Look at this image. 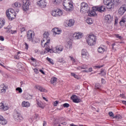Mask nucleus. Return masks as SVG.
Returning <instances> with one entry per match:
<instances>
[{
    "label": "nucleus",
    "mask_w": 126,
    "mask_h": 126,
    "mask_svg": "<svg viewBox=\"0 0 126 126\" xmlns=\"http://www.w3.org/2000/svg\"><path fill=\"white\" fill-rule=\"evenodd\" d=\"M63 51V46L62 45H58L52 49L50 48V46H49L45 48L44 54H47V53H55V54H61Z\"/></svg>",
    "instance_id": "nucleus-1"
},
{
    "label": "nucleus",
    "mask_w": 126,
    "mask_h": 126,
    "mask_svg": "<svg viewBox=\"0 0 126 126\" xmlns=\"http://www.w3.org/2000/svg\"><path fill=\"white\" fill-rule=\"evenodd\" d=\"M43 38L41 40V45L42 47L43 48H48L49 46H50V34L49 33V32H45L43 34Z\"/></svg>",
    "instance_id": "nucleus-2"
},
{
    "label": "nucleus",
    "mask_w": 126,
    "mask_h": 126,
    "mask_svg": "<svg viewBox=\"0 0 126 126\" xmlns=\"http://www.w3.org/2000/svg\"><path fill=\"white\" fill-rule=\"evenodd\" d=\"M63 5V8L66 11H72V9H73V2H72V0H64Z\"/></svg>",
    "instance_id": "nucleus-3"
},
{
    "label": "nucleus",
    "mask_w": 126,
    "mask_h": 126,
    "mask_svg": "<svg viewBox=\"0 0 126 126\" xmlns=\"http://www.w3.org/2000/svg\"><path fill=\"white\" fill-rule=\"evenodd\" d=\"M86 41L89 46H94L96 44L97 37L94 34H90L87 36Z\"/></svg>",
    "instance_id": "nucleus-4"
},
{
    "label": "nucleus",
    "mask_w": 126,
    "mask_h": 126,
    "mask_svg": "<svg viewBox=\"0 0 126 126\" xmlns=\"http://www.w3.org/2000/svg\"><path fill=\"white\" fill-rule=\"evenodd\" d=\"M6 15L9 20H12L16 17V13L13 9H9L6 11Z\"/></svg>",
    "instance_id": "nucleus-5"
},
{
    "label": "nucleus",
    "mask_w": 126,
    "mask_h": 126,
    "mask_svg": "<svg viewBox=\"0 0 126 126\" xmlns=\"http://www.w3.org/2000/svg\"><path fill=\"white\" fill-rule=\"evenodd\" d=\"M80 6V12L82 13H86L87 12H88L89 10H90V7L88 6V4L87 3L84 2H82L81 3Z\"/></svg>",
    "instance_id": "nucleus-6"
},
{
    "label": "nucleus",
    "mask_w": 126,
    "mask_h": 126,
    "mask_svg": "<svg viewBox=\"0 0 126 126\" xmlns=\"http://www.w3.org/2000/svg\"><path fill=\"white\" fill-rule=\"evenodd\" d=\"M113 0H103V3L106 5V8L108 9H114L115 3L113 2Z\"/></svg>",
    "instance_id": "nucleus-7"
},
{
    "label": "nucleus",
    "mask_w": 126,
    "mask_h": 126,
    "mask_svg": "<svg viewBox=\"0 0 126 126\" xmlns=\"http://www.w3.org/2000/svg\"><path fill=\"white\" fill-rule=\"evenodd\" d=\"M63 12L60 9H54L51 12V15L54 17H60V16H63Z\"/></svg>",
    "instance_id": "nucleus-8"
},
{
    "label": "nucleus",
    "mask_w": 126,
    "mask_h": 126,
    "mask_svg": "<svg viewBox=\"0 0 126 126\" xmlns=\"http://www.w3.org/2000/svg\"><path fill=\"white\" fill-rule=\"evenodd\" d=\"M13 117L15 121H16L17 122H20V121H23V120H24V118L23 117L22 115H21V114H20V113H19L17 111L14 113V114L13 115Z\"/></svg>",
    "instance_id": "nucleus-9"
},
{
    "label": "nucleus",
    "mask_w": 126,
    "mask_h": 126,
    "mask_svg": "<svg viewBox=\"0 0 126 126\" xmlns=\"http://www.w3.org/2000/svg\"><path fill=\"white\" fill-rule=\"evenodd\" d=\"M23 1V5L22 8L24 11H27L29 9V6L31 4L30 3V1L29 0H22Z\"/></svg>",
    "instance_id": "nucleus-10"
},
{
    "label": "nucleus",
    "mask_w": 126,
    "mask_h": 126,
    "mask_svg": "<svg viewBox=\"0 0 126 126\" xmlns=\"http://www.w3.org/2000/svg\"><path fill=\"white\" fill-rule=\"evenodd\" d=\"M27 36L28 40H29V42H33V40H34V32L31 30L27 32Z\"/></svg>",
    "instance_id": "nucleus-11"
},
{
    "label": "nucleus",
    "mask_w": 126,
    "mask_h": 126,
    "mask_svg": "<svg viewBox=\"0 0 126 126\" xmlns=\"http://www.w3.org/2000/svg\"><path fill=\"white\" fill-rule=\"evenodd\" d=\"M93 9L96 11H98V12H104L106 11V7L105 6H96L93 7Z\"/></svg>",
    "instance_id": "nucleus-12"
},
{
    "label": "nucleus",
    "mask_w": 126,
    "mask_h": 126,
    "mask_svg": "<svg viewBox=\"0 0 126 126\" xmlns=\"http://www.w3.org/2000/svg\"><path fill=\"white\" fill-rule=\"evenodd\" d=\"M37 5L41 8L47 7V2L46 0H40L37 2Z\"/></svg>",
    "instance_id": "nucleus-13"
},
{
    "label": "nucleus",
    "mask_w": 126,
    "mask_h": 126,
    "mask_svg": "<svg viewBox=\"0 0 126 126\" xmlns=\"http://www.w3.org/2000/svg\"><path fill=\"white\" fill-rule=\"evenodd\" d=\"M83 37V33L82 32H76L73 34V38L75 40H79Z\"/></svg>",
    "instance_id": "nucleus-14"
},
{
    "label": "nucleus",
    "mask_w": 126,
    "mask_h": 126,
    "mask_svg": "<svg viewBox=\"0 0 126 126\" xmlns=\"http://www.w3.org/2000/svg\"><path fill=\"white\" fill-rule=\"evenodd\" d=\"M81 56L83 59H88L89 58V53L86 49H83L81 51Z\"/></svg>",
    "instance_id": "nucleus-15"
},
{
    "label": "nucleus",
    "mask_w": 126,
    "mask_h": 126,
    "mask_svg": "<svg viewBox=\"0 0 126 126\" xmlns=\"http://www.w3.org/2000/svg\"><path fill=\"white\" fill-rule=\"evenodd\" d=\"M71 100H72L73 103H80L81 102V99L78 97L76 95H73L71 96Z\"/></svg>",
    "instance_id": "nucleus-16"
},
{
    "label": "nucleus",
    "mask_w": 126,
    "mask_h": 126,
    "mask_svg": "<svg viewBox=\"0 0 126 126\" xmlns=\"http://www.w3.org/2000/svg\"><path fill=\"white\" fill-rule=\"evenodd\" d=\"M7 89H8V87L4 85V84H2L0 85V91H1V93L4 94L6 92Z\"/></svg>",
    "instance_id": "nucleus-17"
},
{
    "label": "nucleus",
    "mask_w": 126,
    "mask_h": 126,
    "mask_svg": "<svg viewBox=\"0 0 126 126\" xmlns=\"http://www.w3.org/2000/svg\"><path fill=\"white\" fill-rule=\"evenodd\" d=\"M126 11V5H123L122 7L119 8L118 10V13L120 15H123Z\"/></svg>",
    "instance_id": "nucleus-18"
},
{
    "label": "nucleus",
    "mask_w": 126,
    "mask_h": 126,
    "mask_svg": "<svg viewBox=\"0 0 126 126\" xmlns=\"http://www.w3.org/2000/svg\"><path fill=\"white\" fill-rule=\"evenodd\" d=\"M9 109V107L8 106L5 105L4 102H2L0 103V109L2 111H7Z\"/></svg>",
    "instance_id": "nucleus-19"
},
{
    "label": "nucleus",
    "mask_w": 126,
    "mask_h": 126,
    "mask_svg": "<svg viewBox=\"0 0 126 126\" xmlns=\"http://www.w3.org/2000/svg\"><path fill=\"white\" fill-rule=\"evenodd\" d=\"M52 32L53 33V35L56 36V35H60L62 33V30L58 28H55L52 30Z\"/></svg>",
    "instance_id": "nucleus-20"
},
{
    "label": "nucleus",
    "mask_w": 126,
    "mask_h": 126,
    "mask_svg": "<svg viewBox=\"0 0 126 126\" xmlns=\"http://www.w3.org/2000/svg\"><path fill=\"white\" fill-rule=\"evenodd\" d=\"M35 88L36 90H39V91H40V92L47 93L48 92L47 90H46L45 88H44L43 87L41 86H35Z\"/></svg>",
    "instance_id": "nucleus-21"
},
{
    "label": "nucleus",
    "mask_w": 126,
    "mask_h": 126,
    "mask_svg": "<svg viewBox=\"0 0 126 126\" xmlns=\"http://www.w3.org/2000/svg\"><path fill=\"white\" fill-rule=\"evenodd\" d=\"M7 124V121L3 118L1 115H0V124L2 126H5Z\"/></svg>",
    "instance_id": "nucleus-22"
},
{
    "label": "nucleus",
    "mask_w": 126,
    "mask_h": 126,
    "mask_svg": "<svg viewBox=\"0 0 126 126\" xmlns=\"http://www.w3.org/2000/svg\"><path fill=\"white\" fill-rule=\"evenodd\" d=\"M31 104L30 102L26 101H23L22 102V106L23 108H29L30 107Z\"/></svg>",
    "instance_id": "nucleus-23"
},
{
    "label": "nucleus",
    "mask_w": 126,
    "mask_h": 126,
    "mask_svg": "<svg viewBox=\"0 0 126 126\" xmlns=\"http://www.w3.org/2000/svg\"><path fill=\"white\" fill-rule=\"evenodd\" d=\"M38 117H39L38 114H34L30 118L29 121L30 123H32V122H34V121H36L37 120Z\"/></svg>",
    "instance_id": "nucleus-24"
},
{
    "label": "nucleus",
    "mask_w": 126,
    "mask_h": 126,
    "mask_svg": "<svg viewBox=\"0 0 126 126\" xmlns=\"http://www.w3.org/2000/svg\"><path fill=\"white\" fill-rule=\"evenodd\" d=\"M105 46L104 45H101L100 47H99L97 49V52L98 53H100L101 54H103L104 52H105Z\"/></svg>",
    "instance_id": "nucleus-25"
},
{
    "label": "nucleus",
    "mask_w": 126,
    "mask_h": 126,
    "mask_svg": "<svg viewBox=\"0 0 126 126\" xmlns=\"http://www.w3.org/2000/svg\"><path fill=\"white\" fill-rule=\"evenodd\" d=\"M105 18V20H107V21L109 23L112 22V21H113V16H111L110 14L106 15Z\"/></svg>",
    "instance_id": "nucleus-26"
},
{
    "label": "nucleus",
    "mask_w": 126,
    "mask_h": 126,
    "mask_svg": "<svg viewBox=\"0 0 126 126\" xmlns=\"http://www.w3.org/2000/svg\"><path fill=\"white\" fill-rule=\"evenodd\" d=\"M96 11H95L93 9V8H92V10L91 11H90V10H89L88 12H86L88 14V15L89 16H94L95 15V14H96Z\"/></svg>",
    "instance_id": "nucleus-27"
},
{
    "label": "nucleus",
    "mask_w": 126,
    "mask_h": 126,
    "mask_svg": "<svg viewBox=\"0 0 126 126\" xmlns=\"http://www.w3.org/2000/svg\"><path fill=\"white\" fill-rule=\"evenodd\" d=\"M65 47L67 49H69V50L72 49V42H71V41L69 40V41H67V43L65 45Z\"/></svg>",
    "instance_id": "nucleus-28"
},
{
    "label": "nucleus",
    "mask_w": 126,
    "mask_h": 126,
    "mask_svg": "<svg viewBox=\"0 0 126 126\" xmlns=\"http://www.w3.org/2000/svg\"><path fill=\"white\" fill-rule=\"evenodd\" d=\"M74 20L73 19H70L68 21V23L67 24V26L68 27H72V26H73L74 25Z\"/></svg>",
    "instance_id": "nucleus-29"
},
{
    "label": "nucleus",
    "mask_w": 126,
    "mask_h": 126,
    "mask_svg": "<svg viewBox=\"0 0 126 126\" xmlns=\"http://www.w3.org/2000/svg\"><path fill=\"white\" fill-rule=\"evenodd\" d=\"M5 23V21L3 19L0 18V29H1Z\"/></svg>",
    "instance_id": "nucleus-30"
},
{
    "label": "nucleus",
    "mask_w": 126,
    "mask_h": 126,
    "mask_svg": "<svg viewBox=\"0 0 126 126\" xmlns=\"http://www.w3.org/2000/svg\"><path fill=\"white\" fill-rule=\"evenodd\" d=\"M95 89H97V90L101 91V90H102V86L101 85H100V84L96 83L95 85Z\"/></svg>",
    "instance_id": "nucleus-31"
},
{
    "label": "nucleus",
    "mask_w": 126,
    "mask_h": 126,
    "mask_svg": "<svg viewBox=\"0 0 126 126\" xmlns=\"http://www.w3.org/2000/svg\"><path fill=\"white\" fill-rule=\"evenodd\" d=\"M69 58L70 61H72L73 64H76V60H75V59H74V58H73V57H72L71 56H69Z\"/></svg>",
    "instance_id": "nucleus-32"
},
{
    "label": "nucleus",
    "mask_w": 126,
    "mask_h": 126,
    "mask_svg": "<svg viewBox=\"0 0 126 126\" xmlns=\"http://www.w3.org/2000/svg\"><path fill=\"white\" fill-rule=\"evenodd\" d=\"M88 68V66L87 65H83L82 66H79L77 67V69L80 70V69H85Z\"/></svg>",
    "instance_id": "nucleus-33"
},
{
    "label": "nucleus",
    "mask_w": 126,
    "mask_h": 126,
    "mask_svg": "<svg viewBox=\"0 0 126 126\" xmlns=\"http://www.w3.org/2000/svg\"><path fill=\"white\" fill-rule=\"evenodd\" d=\"M58 79L56 77H53L51 79L50 82L52 84H54V83H56L57 82V80Z\"/></svg>",
    "instance_id": "nucleus-34"
},
{
    "label": "nucleus",
    "mask_w": 126,
    "mask_h": 126,
    "mask_svg": "<svg viewBox=\"0 0 126 126\" xmlns=\"http://www.w3.org/2000/svg\"><path fill=\"white\" fill-rule=\"evenodd\" d=\"M4 29H6V32L7 33H10L11 32V26H8L7 28H4Z\"/></svg>",
    "instance_id": "nucleus-35"
},
{
    "label": "nucleus",
    "mask_w": 126,
    "mask_h": 126,
    "mask_svg": "<svg viewBox=\"0 0 126 126\" xmlns=\"http://www.w3.org/2000/svg\"><path fill=\"white\" fill-rule=\"evenodd\" d=\"M126 21L125 18H122L120 22V25L121 26H125V24L126 23Z\"/></svg>",
    "instance_id": "nucleus-36"
},
{
    "label": "nucleus",
    "mask_w": 126,
    "mask_h": 126,
    "mask_svg": "<svg viewBox=\"0 0 126 126\" xmlns=\"http://www.w3.org/2000/svg\"><path fill=\"white\" fill-rule=\"evenodd\" d=\"M14 5L15 6V7H18V8H19V7H21V3L19 2H15L14 3Z\"/></svg>",
    "instance_id": "nucleus-37"
},
{
    "label": "nucleus",
    "mask_w": 126,
    "mask_h": 126,
    "mask_svg": "<svg viewBox=\"0 0 126 126\" xmlns=\"http://www.w3.org/2000/svg\"><path fill=\"white\" fill-rule=\"evenodd\" d=\"M47 61L50 63L51 64H54L55 63H54V60L53 59L49 58V57L46 58Z\"/></svg>",
    "instance_id": "nucleus-38"
},
{
    "label": "nucleus",
    "mask_w": 126,
    "mask_h": 126,
    "mask_svg": "<svg viewBox=\"0 0 126 126\" xmlns=\"http://www.w3.org/2000/svg\"><path fill=\"white\" fill-rule=\"evenodd\" d=\"M86 22L88 24L91 25L93 24V20L91 18H88L86 20Z\"/></svg>",
    "instance_id": "nucleus-39"
},
{
    "label": "nucleus",
    "mask_w": 126,
    "mask_h": 126,
    "mask_svg": "<svg viewBox=\"0 0 126 126\" xmlns=\"http://www.w3.org/2000/svg\"><path fill=\"white\" fill-rule=\"evenodd\" d=\"M53 2L54 4H59L62 2V0H53Z\"/></svg>",
    "instance_id": "nucleus-40"
},
{
    "label": "nucleus",
    "mask_w": 126,
    "mask_h": 126,
    "mask_svg": "<svg viewBox=\"0 0 126 126\" xmlns=\"http://www.w3.org/2000/svg\"><path fill=\"white\" fill-rule=\"evenodd\" d=\"M37 104L40 108H41L42 109H44V105L43 104V103L37 101Z\"/></svg>",
    "instance_id": "nucleus-41"
},
{
    "label": "nucleus",
    "mask_w": 126,
    "mask_h": 126,
    "mask_svg": "<svg viewBox=\"0 0 126 126\" xmlns=\"http://www.w3.org/2000/svg\"><path fill=\"white\" fill-rule=\"evenodd\" d=\"M71 76H73V77H74V78H76V79H78V78H79L78 75L75 74V73H74L71 72Z\"/></svg>",
    "instance_id": "nucleus-42"
},
{
    "label": "nucleus",
    "mask_w": 126,
    "mask_h": 126,
    "mask_svg": "<svg viewBox=\"0 0 126 126\" xmlns=\"http://www.w3.org/2000/svg\"><path fill=\"white\" fill-rule=\"evenodd\" d=\"M114 36L117 38V39H119V40H122L123 39V37L119 34H115Z\"/></svg>",
    "instance_id": "nucleus-43"
},
{
    "label": "nucleus",
    "mask_w": 126,
    "mask_h": 126,
    "mask_svg": "<svg viewBox=\"0 0 126 126\" xmlns=\"http://www.w3.org/2000/svg\"><path fill=\"white\" fill-rule=\"evenodd\" d=\"M26 99H27V100H31V99H32V95L28 94L26 97Z\"/></svg>",
    "instance_id": "nucleus-44"
},
{
    "label": "nucleus",
    "mask_w": 126,
    "mask_h": 126,
    "mask_svg": "<svg viewBox=\"0 0 126 126\" xmlns=\"http://www.w3.org/2000/svg\"><path fill=\"white\" fill-rule=\"evenodd\" d=\"M114 119H116V120H121L122 119V116L120 115H117L115 116H114Z\"/></svg>",
    "instance_id": "nucleus-45"
},
{
    "label": "nucleus",
    "mask_w": 126,
    "mask_h": 126,
    "mask_svg": "<svg viewBox=\"0 0 126 126\" xmlns=\"http://www.w3.org/2000/svg\"><path fill=\"white\" fill-rule=\"evenodd\" d=\"M21 52L19 51L17 53V55L14 56V59L16 60H19V56H18L19 54H20Z\"/></svg>",
    "instance_id": "nucleus-46"
},
{
    "label": "nucleus",
    "mask_w": 126,
    "mask_h": 126,
    "mask_svg": "<svg viewBox=\"0 0 126 126\" xmlns=\"http://www.w3.org/2000/svg\"><path fill=\"white\" fill-rule=\"evenodd\" d=\"M103 65H96L94 66V69H97V68H101V67H103Z\"/></svg>",
    "instance_id": "nucleus-47"
},
{
    "label": "nucleus",
    "mask_w": 126,
    "mask_h": 126,
    "mask_svg": "<svg viewBox=\"0 0 126 126\" xmlns=\"http://www.w3.org/2000/svg\"><path fill=\"white\" fill-rule=\"evenodd\" d=\"M16 91H18L19 93H22V89H21V88H17Z\"/></svg>",
    "instance_id": "nucleus-48"
},
{
    "label": "nucleus",
    "mask_w": 126,
    "mask_h": 126,
    "mask_svg": "<svg viewBox=\"0 0 126 126\" xmlns=\"http://www.w3.org/2000/svg\"><path fill=\"white\" fill-rule=\"evenodd\" d=\"M93 69L92 68H89L88 70H85L84 71L85 72H91V71H92Z\"/></svg>",
    "instance_id": "nucleus-49"
},
{
    "label": "nucleus",
    "mask_w": 126,
    "mask_h": 126,
    "mask_svg": "<svg viewBox=\"0 0 126 126\" xmlns=\"http://www.w3.org/2000/svg\"><path fill=\"white\" fill-rule=\"evenodd\" d=\"M1 66H2V67H4V68H5L6 69H7V70H9V69H10V67L7 66H4L3 65V64H2V65H1Z\"/></svg>",
    "instance_id": "nucleus-50"
},
{
    "label": "nucleus",
    "mask_w": 126,
    "mask_h": 126,
    "mask_svg": "<svg viewBox=\"0 0 126 126\" xmlns=\"http://www.w3.org/2000/svg\"><path fill=\"white\" fill-rule=\"evenodd\" d=\"M63 107H64V108H68V107H69V104L68 103H64L63 104Z\"/></svg>",
    "instance_id": "nucleus-51"
},
{
    "label": "nucleus",
    "mask_w": 126,
    "mask_h": 126,
    "mask_svg": "<svg viewBox=\"0 0 126 126\" xmlns=\"http://www.w3.org/2000/svg\"><path fill=\"white\" fill-rule=\"evenodd\" d=\"M58 104H59V101H55L53 103L54 107H57V106H58Z\"/></svg>",
    "instance_id": "nucleus-52"
},
{
    "label": "nucleus",
    "mask_w": 126,
    "mask_h": 126,
    "mask_svg": "<svg viewBox=\"0 0 126 126\" xmlns=\"http://www.w3.org/2000/svg\"><path fill=\"white\" fill-rule=\"evenodd\" d=\"M10 33L11 34H16L17 33V30L12 31L11 30Z\"/></svg>",
    "instance_id": "nucleus-53"
},
{
    "label": "nucleus",
    "mask_w": 126,
    "mask_h": 126,
    "mask_svg": "<svg viewBox=\"0 0 126 126\" xmlns=\"http://www.w3.org/2000/svg\"><path fill=\"white\" fill-rule=\"evenodd\" d=\"M108 115L110 117H114V113L112 112H109L108 113Z\"/></svg>",
    "instance_id": "nucleus-54"
},
{
    "label": "nucleus",
    "mask_w": 126,
    "mask_h": 126,
    "mask_svg": "<svg viewBox=\"0 0 126 126\" xmlns=\"http://www.w3.org/2000/svg\"><path fill=\"white\" fill-rule=\"evenodd\" d=\"M25 49H26V50H28L29 46H28V44H27V43H25Z\"/></svg>",
    "instance_id": "nucleus-55"
},
{
    "label": "nucleus",
    "mask_w": 126,
    "mask_h": 126,
    "mask_svg": "<svg viewBox=\"0 0 126 126\" xmlns=\"http://www.w3.org/2000/svg\"><path fill=\"white\" fill-rule=\"evenodd\" d=\"M20 29L21 32H24V31H25V30H26L25 28H24V27L21 28Z\"/></svg>",
    "instance_id": "nucleus-56"
},
{
    "label": "nucleus",
    "mask_w": 126,
    "mask_h": 126,
    "mask_svg": "<svg viewBox=\"0 0 126 126\" xmlns=\"http://www.w3.org/2000/svg\"><path fill=\"white\" fill-rule=\"evenodd\" d=\"M0 41H4V37L2 36H0Z\"/></svg>",
    "instance_id": "nucleus-57"
},
{
    "label": "nucleus",
    "mask_w": 126,
    "mask_h": 126,
    "mask_svg": "<svg viewBox=\"0 0 126 126\" xmlns=\"http://www.w3.org/2000/svg\"><path fill=\"white\" fill-rule=\"evenodd\" d=\"M119 21V19L117 17L115 18V24H117L118 23V21Z\"/></svg>",
    "instance_id": "nucleus-58"
},
{
    "label": "nucleus",
    "mask_w": 126,
    "mask_h": 126,
    "mask_svg": "<svg viewBox=\"0 0 126 126\" xmlns=\"http://www.w3.org/2000/svg\"><path fill=\"white\" fill-rule=\"evenodd\" d=\"M106 81H105V79H101V83H102V84H105Z\"/></svg>",
    "instance_id": "nucleus-59"
},
{
    "label": "nucleus",
    "mask_w": 126,
    "mask_h": 126,
    "mask_svg": "<svg viewBox=\"0 0 126 126\" xmlns=\"http://www.w3.org/2000/svg\"><path fill=\"white\" fill-rule=\"evenodd\" d=\"M4 50V47L2 46H0V51H3Z\"/></svg>",
    "instance_id": "nucleus-60"
},
{
    "label": "nucleus",
    "mask_w": 126,
    "mask_h": 126,
    "mask_svg": "<svg viewBox=\"0 0 126 126\" xmlns=\"http://www.w3.org/2000/svg\"><path fill=\"white\" fill-rule=\"evenodd\" d=\"M120 97H121V98H126V96H125V94H120Z\"/></svg>",
    "instance_id": "nucleus-61"
},
{
    "label": "nucleus",
    "mask_w": 126,
    "mask_h": 126,
    "mask_svg": "<svg viewBox=\"0 0 126 126\" xmlns=\"http://www.w3.org/2000/svg\"><path fill=\"white\" fill-rule=\"evenodd\" d=\"M39 71H40V72H41V73H42V74H45V72H44V71H43V70L40 69V70H39Z\"/></svg>",
    "instance_id": "nucleus-62"
},
{
    "label": "nucleus",
    "mask_w": 126,
    "mask_h": 126,
    "mask_svg": "<svg viewBox=\"0 0 126 126\" xmlns=\"http://www.w3.org/2000/svg\"><path fill=\"white\" fill-rule=\"evenodd\" d=\"M61 125H63V126H66V122L61 123Z\"/></svg>",
    "instance_id": "nucleus-63"
},
{
    "label": "nucleus",
    "mask_w": 126,
    "mask_h": 126,
    "mask_svg": "<svg viewBox=\"0 0 126 126\" xmlns=\"http://www.w3.org/2000/svg\"><path fill=\"white\" fill-rule=\"evenodd\" d=\"M122 103H123V104H124V105H126V101L123 100Z\"/></svg>",
    "instance_id": "nucleus-64"
}]
</instances>
